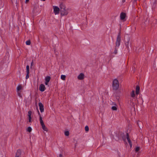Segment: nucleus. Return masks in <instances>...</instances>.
I'll use <instances>...</instances> for the list:
<instances>
[{"instance_id":"nucleus-21","label":"nucleus","mask_w":157,"mask_h":157,"mask_svg":"<svg viewBox=\"0 0 157 157\" xmlns=\"http://www.w3.org/2000/svg\"><path fill=\"white\" fill-rule=\"evenodd\" d=\"M129 40H130L129 39H128L127 40V42H126L125 44V45L127 46V48H129V47L128 46V44H129Z\"/></svg>"},{"instance_id":"nucleus-24","label":"nucleus","mask_w":157,"mask_h":157,"mask_svg":"<svg viewBox=\"0 0 157 157\" xmlns=\"http://www.w3.org/2000/svg\"><path fill=\"white\" fill-rule=\"evenodd\" d=\"M64 134L66 136H68L69 135V132L68 131H66L65 132Z\"/></svg>"},{"instance_id":"nucleus-4","label":"nucleus","mask_w":157,"mask_h":157,"mask_svg":"<svg viewBox=\"0 0 157 157\" xmlns=\"http://www.w3.org/2000/svg\"><path fill=\"white\" fill-rule=\"evenodd\" d=\"M60 12L62 16L67 15L68 13V10L66 9L64 6H62L60 8Z\"/></svg>"},{"instance_id":"nucleus-1","label":"nucleus","mask_w":157,"mask_h":157,"mask_svg":"<svg viewBox=\"0 0 157 157\" xmlns=\"http://www.w3.org/2000/svg\"><path fill=\"white\" fill-rule=\"evenodd\" d=\"M38 114L39 115H40L39 121H40V124L42 126V129H43L44 131H45L46 132H47L48 131V129L45 126L42 120V117L40 115V114L39 111H38Z\"/></svg>"},{"instance_id":"nucleus-25","label":"nucleus","mask_w":157,"mask_h":157,"mask_svg":"<svg viewBox=\"0 0 157 157\" xmlns=\"http://www.w3.org/2000/svg\"><path fill=\"white\" fill-rule=\"evenodd\" d=\"M85 129L86 132H88L89 130V128L87 126L85 127Z\"/></svg>"},{"instance_id":"nucleus-16","label":"nucleus","mask_w":157,"mask_h":157,"mask_svg":"<svg viewBox=\"0 0 157 157\" xmlns=\"http://www.w3.org/2000/svg\"><path fill=\"white\" fill-rule=\"evenodd\" d=\"M66 76L65 75H61L60 78L62 80L65 81L66 80Z\"/></svg>"},{"instance_id":"nucleus-32","label":"nucleus","mask_w":157,"mask_h":157,"mask_svg":"<svg viewBox=\"0 0 157 157\" xmlns=\"http://www.w3.org/2000/svg\"><path fill=\"white\" fill-rule=\"evenodd\" d=\"M134 2H136V0H134Z\"/></svg>"},{"instance_id":"nucleus-8","label":"nucleus","mask_w":157,"mask_h":157,"mask_svg":"<svg viewBox=\"0 0 157 157\" xmlns=\"http://www.w3.org/2000/svg\"><path fill=\"white\" fill-rule=\"evenodd\" d=\"M51 77L50 76H47L45 77V84L46 85H48V83L50 81Z\"/></svg>"},{"instance_id":"nucleus-23","label":"nucleus","mask_w":157,"mask_h":157,"mask_svg":"<svg viewBox=\"0 0 157 157\" xmlns=\"http://www.w3.org/2000/svg\"><path fill=\"white\" fill-rule=\"evenodd\" d=\"M26 72L27 73H29V66L28 65L26 66Z\"/></svg>"},{"instance_id":"nucleus-28","label":"nucleus","mask_w":157,"mask_h":157,"mask_svg":"<svg viewBox=\"0 0 157 157\" xmlns=\"http://www.w3.org/2000/svg\"><path fill=\"white\" fill-rule=\"evenodd\" d=\"M58 157H63V155L61 154H60L59 155Z\"/></svg>"},{"instance_id":"nucleus-2","label":"nucleus","mask_w":157,"mask_h":157,"mask_svg":"<svg viewBox=\"0 0 157 157\" xmlns=\"http://www.w3.org/2000/svg\"><path fill=\"white\" fill-rule=\"evenodd\" d=\"M121 40V32H120L117 36L116 42V48H118L120 45Z\"/></svg>"},{"instance_id":"nucleus-17","label":"nucleus","mask_w":157,"mask_h":157,"mask_svg":"<svg viewBox=\"0 0 157 157\" xmlns=\"http://www.w3.org/2000/svg\"><path fill=\"white\" fill-rule=\"evenodd\" d=\"M112 51H111V53H112L113 55H115L117 53V50H112Z\"/></svg>"},{"instance_id":"nucleus-26","label":"nucleus","mask_w":157,"mask_h":157,"mask_svg":"<svg viewBox=\"0 0 157 157\" xmlns=\"http://www.w3.org/2000/svg\"><path fill=\"white\" fill-rule=\"evenodd\" d=\"M26 44L27 45H29L30 44V40H28L26 42Z\"/></svg>"},{"instance_id":"nucleus-20","label":"nucleus","mask_w":157,"mask_h":157,"mask_svg":"<svg viewBox=\"0 0 157 157\" xmlns=\"http://www.w3.org/2000/svg\"><path fill=\"white\" fill-rule=\"evenodd\" d=\"M140 150V147H139L137 146L135 148V151L136 152H138Z\"/></svg>"},{"instance_id":"nucleus-15","label":"nucleus","mask_w":157,"mask_h":157,"mask_svg":"<svg viewBox=\"0 0 157 157\" xmlns=\"http://www.w3.org/2000/svg\"><path fill=\"white\" fill-rule=\"evenodd\" d=\"M140 89V88L139 86H137L136 89V93L137 95L139 94Z\"/></svg>"},{"instance_id":"nucleus-30","label":"nucleus","mask_w":157,"mask_h":157,"mask_svg":"<svg viewBox=\"0 0 157 157\" xmlns=\"http://www.w3.org/2000/svg\"><path fill=\"white\" fill-rule=\"evenodd\" d=\"M122 1L123 2H125V0H122Z\"/></svg>"},{"instance_id":"nucleus-3","label":"nucleus","mask_w":157,"mask_h":157,"mask_svg":"<svg viewBox=\"0 0 157 157\" xmlns=\"http://www.w3.org/2000/svg\"><path fill=\"white\" fill-rule=\"evenodd\" d=\"M113 88L114 90H117L119 88V82L117 79H114L113 81Z\"/></svg>"},{"instance_id":"nucleus-13","label":"nucleus","mask_w":157,"mask_h":157,"mask_svg":"<svg viewBox=\"0 0 157 157\" xmlns=\"http://www.w3.org/2000/svg\"><path fill=\"white\" fill-rule=\"evenodd\" d=\"M127 140L128 141L129 143L130 147H132V144L131 141L130 140L129 138L128 137V135L127 134Z\"/></svg>"},{"instance_id":"nucleus-10","label":"nucleus","mask_w":157,"mask_h":157,"mask_svg":"<svg viewBox=\"0 0 157 157\" xmlns=\"http://www.w3.org/2000/svg\"><path fill=\"white\" fill-rule=\"evenodd\" d=\"M45 86L43 84H41L39 87V90L41 92L44 91L45 90Z\"/></svg>"},{"instance_id":"nucleus-12","label":"nucleus","mask_w":157,"mask_h":157,"mask_svg":"<svg viewBox=\"0 0 157 157\" xmlns=\"http://www.w3.org/2000/svg\"><path fill=\"white\" fill-rule=\"evenodd\" d=\"M126 17V14L125 13H121L120 14V18L121 20H124V19Z\"/></svg>"},{"instance_id":"nucleus-33","label":"nucleus","mask_w":157,"mask_h":157,"mask_svg":"<svg viewBox=\"0 0 157 157\" xmlns=\"http://www.w3.org/2000/svg\"><path fill=\"white\" fill-rule=\"evenodd\" d=\"M32 63H31V65H32Z\"/></svg>"},{"instance_id":"nucleus-5","label":"nucleus","mask_w":157,"mask_h":157,"mask_svg":"<svg viewBox=\"0 0 157 157\" xmlns=\"http://www.w3.org/2000/svg\"><path fill=\"white\" fill-rule=\"evenodd\" d=\"M16 89L18 96L20 97H21V90H23V87L21 85H18L17 86Z\"/></svg>"},{"instance_id":"nucleus-14","label":"nucleus","mask_w":157,"mask_h":157,"mask_svg":"<svg viewBox=\"0 0 157 157\" xmlns=\"http://www.w3.org/2000/svg\"><path fill=\"white\" fill-rule=\"evenodd\" d=\"M21 150H18L16 154V157H20V156L21 155Z\"/></svg>"},{"instance_id":"nucleus-6","label":"nucleus","mask_w":157,"mask_h":157,"mask_svg":"<svg viewBox=\"0 0 157 157\" xmlns=\"http://www.w3.org/2000/svg\"><path fill=\"white\" fill-rule=\"evenodd\" d=\"M53 12L55 15L58 14L60 12L59 8L57 6H53Z\"/></svg>"},{"instance_id":"nucleus-7","label":"nucleus","mask_w":157,"mask_h":157,"mask_svg":"<svg viewBox=\"0 0 157 157\" xmlns=\"http://www.w3.org/2000/svg\"><path fill=\"white\" fill-rule=\"evenodd\" d=\"M85 77V75L84 74L81 73H80L77 76V78L79 80H82Z\"/></svg>"},{"instance_id":"nucleus-22","label":"nucleus","mask_w":157,"mask_h":157,"mask_svg":"<svg viewBox=\"0 0 157 157\" xmlns=\"http://www.w3.org/2000/svg\"><path fill=\"white\" fill-rule=\"evenodd\" d=\"M27 131L29 132H30L32 130V128L31 127H29L27 128Z\"/></svg>"},{"instance_id":"nucleus-18","label":"nucleus","mask_w":157,"mask_h":157,"mask_svg":"<svg viewBox=\"0 0 157 157\" xmlns=\"http://www.w3.org/2000/svg\"><path fill=\"white\" fill-rule=\"evenodd\" d=\"M111 109L113 110H117V106L116 104H115V106H112Z\"/></svg>"},{"instance_id":"nucleus-27","label":"nucleus","mask_w":157,"mask_h":157,"mask_svg":"<svg viewBox=\"0 0 157 157\" xmlns=\"http://www.w3.org/2000/svg\"><path fill=\"white\" fill-rule=\"evenodd\" d=\"M29 73H27V75L26 76V79H27L29 78Z\"/></svg>"},{"instance_id":"nucleus-31","label":"nucleus","mask_w":157,"mask_h":157,"mask_svg":"<svg viewBox=\"0 0 157 157\" xmlns=\"http://www.w3.org/2000/svg\"><path fill=\"white\" fill-rule=\"evenodd\" d=\"M41 0V1H45L46 0Z\"/></svg>"},{"instance_id":"nucleus-11","label":"nucleus","mask_w":157,"mask_h":157,"mask_svg":"<svg viewBox=\"0 0 157 157\" xmlns=\"http://www.w3.org/2000/svg\"><path fill=\"white\" fill-rule=\"evenodd\" d=\"M39 109L41 113L44 112V106L42 104L41 102H39Z\"/></svg>"},{"instance_id":"nucleus-19","label":"nucleus","mask_w":157,"mask_h":157,"mask_svg":"<svg viewBox=\"0 0 157 157\" xmlns=\"http://www.w3.org/2000/svg\"><path fill=\"white\" fill-rule=\"evenodd\" d=\"M131 96L134 98L135 97V91L134 90H132L131 93Z\"/></svg>"},{"instance_id":"nucleus-9","label":"nucleus","mask_w":157,"mask_h":157,"mask_svg":"<svg viewBox=\"0 0 157 157\" xmlns=\"http://www.w3.org/2000/svg\"><path fill=\"white\" fill-rule=\"evenodd\" d=\"M32 112L31 111H29L28 112V118L29 120V122H32V117H31V114Z\"/></svg>"},{"instance_id":"nucleus-29","label":"nucleus","mask_w":157,"mask_h":157,"mask_svg":"<svg viewBox=\"0 0 157 157\" xmlns=\"http://www.w3.org/2000/svg\"><path fill=\"white\" fill-rule=\"evenodd\" d=\"M29 0H25V3H27L29 2Z\"/></svg>"}]
</instances>
